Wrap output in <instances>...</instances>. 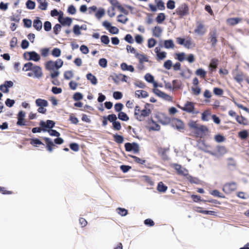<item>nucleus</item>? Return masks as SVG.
Here are the masks:
<instances>
[{"mask_svg":"<svg viewBox=\"0 0 249 249\" xmlns=\"http://www.w3.org/2000/svg\"><path fill=\"white\" fill-rule=\"evenodd\" d=\"M63 61L61 59H58L55 61L50 60L45 64V68L48 71H53L51 73L50 76L51 78L54 79L59 75L58 69L62 67Z\"/></svg>","mask_w":249,"mask_h":249,"instance_id":"1","label":"nucleus"},{"mask_svg":"<svg viewBox=\"0 0 249 249\" xmlns=\"http://www.w3.org/2000/svg\"><path fill=\"white\" fill-rule=\"evenodd\" d=\"M189 126L190 128L193 129V132L197 138H203L209 132V129L206 126L199 124L195 121L189 123Z\"/></svg>","mask_w":249,"mask_h":249,"instance_id":"2","label":"nucleus"},{"mask_svg":"<svg viewBox=\"0 0 249 249\" xmlns=\"http://www.w3.org/2000/svg\"><path fill=\"white\" fill-rule=\"evenodd\" d=\"M149 104L146 103L143 108L142 109L139 106H136L134 109V116L139 121H143L145 118L148 117L151 113V110L148 108Z\"/></svg>","mask_w":249,"mask_h":249,"instance_id":"3","label":"nucleus"},{"mask_svg":"<svg viewBox=\"0 0 249 249\" xmlns=\"http://www.w3.org/2000/svg\"><path fill=\"white\" fill-rule=\"evenodd\" d=\"M176 13L178 16L181 17L188 15L189 13V8L188 4L185 3L181 4L176 9Z\"/></svg>","mask_w":249,"mask_h":249,"instance_id":"4","label":"nucleus"},{"mask_svg":"<svg viewBox=\"0 0 249 249\" xmlns=\"http://www.w3.org/2000/svg\"><path fill=\"white\" fill-rule=\"evenodd\" d=\"M237 183L235 182H227L223 187V191L227 194H230L237 189Z\"/></svg>","mask_w":249,"mask_h":249,"instance_id":"5","label":"nucleus"},{"mask_svg":"<svg viewBox=\"0 0 249 249\" xmlns=\"http://www.w3.org/2000/svg\"><path fill=\"white\" fill-rule=\"evenodd\" d=\"M23 55L24 58L28 60L38 61L40 59L39 55L34 51L25 52Z\"/></svg>","mask_w":249,"mask_h":249,"instance_id":"6","label":"nucleus"},{"mask_svg":"<svg viewBox=\"0 0 249 249\" xmlns=\"http://www.w3.org/2000/svg\"><path fill=\"white\" fill-rule=\"evenodd\" d=\"M125 149L127 152L133 151L134 153H138L140 151L139 146L136 142H127L124 144Z\"/></svg>","mask_w":249,"mask_h":249,"instance_id":"7","label":"nucleus"},{"mask_svg":"<svg viewBox=\"0 0 249 249\" xmlns=\"http://www.w3.org/2000/svg\"><path fill=\"white\" fill-rule=\"evenodd\" d=\"M171 124L174 127L181 131L184 129V124L182 121L177 118H173L171 120Z\"/></svg>","mask_w":249,"mask_h":249,"instance_id":"8","label":"nucleus"},{"mask_svg":"<svg viewBox=\"0 0 249 249\" xmlns=\"http://www.w3.org/2000/svg\"><path fill=\"white\" fill-rule=\"evenodd\" d=\"M40 125L42 128V131L45 132L47 131L46 128L52 129L54 126L55 123L52 120H48L46 122L41 121L39 124Z\"/></svg>","mask_w":249,"mask_h":249,"instance_id":"9","label":"nucleus"},{"mask_svg":"<svg viewBox=\"0 0 249 249\" xmlns=\"http://www.w3.org/2000/svg\"><path fill=\"white\" fill-rule=\"evenodd\" d=\"M155 52L156 53L157 61L162 60L166 57L167 53L165 52H160V49L159 47L155 48Z\"/></svg>","mask_w":249,"mask_h":249,"instance_id":"10","label":"nucleus"},{"mask_svg":"<svg viewBox=\"0 0 249 249\" xmlns=\"http://www.w3.org/2000/svg\"><path fill=\"white\" fill-rule=\"evenodd\" d=\"M62 16L63 13H62L61 15H60L58 18L59 22L63 25H66L70 26L72 22L71 18L69 17L63 18Z\"/></svg>","mask_w":249,"mask_h":249,"instance_id":"11","label":"nucleus"},{"mask_svg":"<svg viewBox=\"0 0 249 249\" xmlns=\"http://www.w3.org/2000/svg\"><path fill=\"white\" fill-rule=\"evenodd\" d=\"M25 113L22 111H20L18 113V122L17 124L18 125L23 126L25 125V121L24 117Z\"/></svg>","mask_w":249,"mask_h":249,"instance_id":"12","label":"nucleus"},{"mask_svg":"<svg viewBox=\"0 0 249 249\" xmlns=\"http://www.w3.org/2000/svg\"><path fill=\"white\" fill-rule=\"evenodd\" d=\"M43 140L45 141L46 144V148L47 150L50 152H52L53 150V147L55 146V144L49 138L44 137L43 138Z\"/></svg>","mask_w":249,"mask_h":249,"instance_id":"13","label":"nucleus"},{"mask_svg":"<svg viewBox=\"0 0 249 249\" xmlns=\"http://www.w3.org/2000/svg\"><path fill=\"white\" fill-rule=\"evenodd\" d=\"M194 32L198 35L202 36L206 33V29L204 25L201 23H199L197 25Z\"/></svg>","mask_w":249,"mask_h":249,"instance_id":"14","label":"nucleus"},{"mask_svg":"<svg viewBox=\"0 0 249 249\" xmlns=\"http://www.w3.org/2000/svg\"><path fill=\"white\" fill-rule=\"evenodd\" d=\"M181 109L183 111H185L189 113L193 112L195 109L194 103L190 102H187L184 107H182Z\"/></svg>","mask_w":249,"mask_h":249,"instance_id":"15","label":"nucleus"},{"mask_svg":"<svg viewBox=\"0 0 249 249\" xmlns=\"http://www.w3.org/2000/svg\"><path fill=\"white\" fill-rule=\"evenodd\" d=\"M32 71L34 73V76L36 78H40L43 75L41 68L39 66H34Z\"/></svg>","mask_w":249,"mask_h":249,"instance_id":"16","label":"nucleus"},{"mask_svg":"<svg viewBox=\"0 0 249 249\" xmlns=\"http://www.w3.org/2000/svg\"><path fill=\"white\" fill-rule=\"evenodd\" d=\"M218 62L219 61L217 58H214L211 59L209 65V68L210 69L211 72L215 71L217 67Z\"/></svg>","mask_w":249,"mask_h":249,"instance_id":"17","label":"nucleus"},{"mask_svg":"<svg viewBox=\"0 0 249 249\" xmlns=\"http://www.w3.org/2000/svg\"><path fill=\"white\" fill-rule=\"evenodd\" d=\"M135 57L139 60V62L144 63L148 62V58L144 54L135 53Z\"/></svg>","mask_w":249,"mask_h":249,"instance_id":"18","label":"nucleus"},{"mask_svg":"<svg viewBox=\"0 0 249 249\" xmlns=\"http://www.w3.org/2000/svg\"><path fill=\"white\" fill-rule=\"evenodd\" d=\"M245 75L242 72H240L237 73L234 77V79L238 83L241 84L245 79Z\"/></svg>","mask_w":249,"mask_h":249,"instance_id":"19","label":"nucleus"},{"mask_svg":"<svg viewBox=\"0 0 249 249\" xmlns=\"http://www.w3.org/2000/svg\"><path fill=\"white\" fill-rule=\"evenodd\" d=\"M135 96L138 98H146L148 96V94L147 91L142 90H137L135 93Z\"/></svg>","mask_w":249,"mask_h":249,"instance_id":"20","label":"nucleus"},{"mask_svg":"<svg viewBox=\"0 0 249 249\" xmlns=\"http://www.w3.org/2000/svg\"><path fill=\"white\" fill-rule=\"evenodd\" d=\"M36 104L37 107H47L48 106V103L47 100L40 98L37 99L36 100Z\"/></svg>","mask_w":249,"mask_h":249,"instance_id":"21","label":"nucleus"},{"mask_svg":"<svg viewBox=\"0 0 249 249\" xmlns=\"http://www.w3.org/2000/svg\"><path fill=\"white\" fill-rule=\"evenodd\" d=\"M162 33V29L159 26H155L153 29V35L157 37H159L160 36Z\"/></svg>","mask_w":249,"mask_h":249,"instance_id":"22","label":"nucleus"},{"mask_svg":"<svg viewBox=\"0 0 249 249\" xmlns=\"http://www.w3.org/2000/svg\"><path fill=\"white\" fill-rule=\"evenodd\" d=\"M33 26L37 31H40L42 29V23L38 18L34 20Z\"/></svg>","mask_w":249,"mask_h":249,"instance_id":"23","label":"nucleus"},{"mask_svg":"<svg viewBox=\"0 0 249 249\" xmlns=\"http://www.w3.org/2000/svg\"><path fill=\"white\" fill-rule=\"evenodd\" d=\"M38 3L39 4L38 8L42 10H46L47 8L48 3L46 0H37Z\"/></svg>","mask_w":249,"mask_h":249,"instance_id":"24","label":"nucleus"},{"mask_svg":"<svg viewBox=\"0 0 249 249\" xmlns=\"http://www.w3.org/2000/svg\"><path fill=\"white\" fill-rule=\"evenodd\" d=\"M210 35V39L212 44V46L213 47H214L215 46L217 42L216 33L215 32H213V33H211Z\"/></svg>","mask_w":249,"mask_h":249,"instance_id":"25","label":"nucleus"},{"mask_svg":"<svg viewBox=\"0 0 249 249\" xmlns=\"http://www.w3.org/2000/svg\"><path fill=\"white\" fill-rule=\"evenodd\" d=\"M86 76L87 79L90 81L92 84L96 85L97 83V79L96 77L91 73H88Z\"/></svg>","mask_w":249,"mask_h":249,"instance_id":"26","label":"nucleus"},{"mask_svg":"<svg viewBox=\"0 0 249 249\" xmlns=\"http://www.w3.org/2000/svg\"><path fill=\"white\" fill-rule=\"evenodd\" d=\"M164 47L166 49L174 48L175 45L172 39L165 40L164 42Z\"/></svg>","mask_w":249,"mask_h":249,"instance_id":"27","label":"nucleus"},{"mask_svg":"<svg viewBox=\"0 0 249 249\" xmlns=\"http://www.w3.org/2000/svg\"><path fill=\"white\" fill-rule=\"evenodd\" d=\"M241 21L238 18H230L227 19V22L231 25H234L238 24Z\"/></svg>","mask_w":249,"mask_h":249,"instance_id":"28","label":"nucleus"},{"mask_svg":"<svg viewBox=\"0 0 249 249\" xmlns=\"http://www.w3.org/2000/svg\"><path fill=\"white\" fill-rule=\"evenodd\" d=\"M184 46L187 49H191L195 46V44L193 42L191 38H189L185 40Z\"/></svg>","mask_w":249,"mask_h":249,"instance_id":"29","label":"nucleus"},{"mask_svg":"<svg viewBox=\"0 0 249 249\" xmlns=\"http://www.w3.org/2000/svg\"><path fill=\"white\" fill-rule=\"evenodd\" d=\"M195 73L196 75L199 76L201 78L204 79L206 76V72L201 68L197 69Z\"/></svg>","mask_w":249,"mask_h":249,"instance_id":"30","label":"nucleus"},{"mask_svg":"<svg viewBox=\"0 0 249 249\" xmlns=\"http://www.w3.org/2000/svg\"><path fill=\"white\" fill-rule=\"evenodd\" d=\"M118 118L123 121H127L129 120V117L124 112L121 111L118 115Z\"/></svg>","mask_w":249,"mask_h":249,"instance_id":"31","label":"nucleus"},{"mask_svg":"<svg viewBox=\"0 0 249 249\" xmlns=\"http://www.w3.org/2000/svg\"><path fill=\"white\" fill-rule=\"evenodd\" d=\"M167 189V187L162 182H160L157 186V190L160 192H165Z\"/></svg>","mask_w":249,"mask_h":249,"instance_id":"32","label":"nucleus"},{"mask_svg":"<svg viewBox=\"0 0 249 249\" xmlns=\"http://www.w3.org/2000/svg\"><path fill=\"white\" fill-rule=\"evenodd\" d=\"M113 138L114 141L119 144L122 143L124 141V137L122 136L117 134L113 135Z\"/></svg>","mask_w":249,"mask_h":249,"instance_id":"33","label":"nucleus"},{"mask_svg":"<svg viewBox=\"0 0 249 249\" xmlns=\"http://www.w3.org/2000/svg\"><path fill=\"white\" fill-rule=\"evenodd\" d=\"M30 144L34 146H37V145H44L42 142L37 138L31 139Z\"/></svg>","mask_w":249,"mask_h":249,"instance_id":"34","label":"nucleus"},{"mask_svg":"<svg viewBox=\"0 0 249 249\" xmlns=\"http://www.w3.org/2000/svg\"><path fill=\"white\" fill-rule=\"evenodd\" d=\"M34 67V66L32 62H28L24 64L22 71H32Z\"/></svg>","mask_w":249,"mask_h":249,"instance_id":"35","label":"nucleus"},{"mask_svg":"<svg viewBox=\"0 0 249 249\" xmlns=\"http://www.w3.org/2000/svg\"><path fill=\"white\" fill-rule=\"evenodd\" d=\"M236 120L240 124L244 125L247 124V120L242 116H240L239 115H237L236 116Z\"/></svg>","mask_w":249,"mask_h":249,"instance_id":"36","label":"nucleus"},{"mask_svg":"<svg viewBox=\"0 0 249 249\" xmlns=\"http://www.w3.org/2000/svg\"><path fill=\"white\" fill-rule=\"evenodd\" d=\"M157 8L159 10H163L165 7L164 2L161 0H155Z\"/></svg>","mask_w":249,"mask_h":249,"instance_id":"37","label":"nucleus"},{"mask_svg":"<svg viewBox=\"0 0 249 249\" xmlns=\"http://www.w3.org/2000/svg\"><path fill=\"white\" fill-rule=\"evenodd\" d=\"M165 19V15L164 13H161L158 14L156 18V21L158 23H161Z\"/></svg>","mask_w":249,"mask_h":249,"instance_id":"38","label":"nucleus"},{"mask_svg":"<svg viewBox=\"0 0 249 249\" xmlns=\"http://www.w3.org/2000/svg\"><path fill=\"white\" fill-rule=\"evenodd\" d=\"M129 156L132 158L136 163L141 164H143L145 163L146 160H145L141 159L140 158L133 155H129Z\"/></svg>","mask_w":249,"mask_h":249,"instance_id":"39","label":"nucleus"},{"mask_svg":"<svg viewBox=\"0 0 249 249\" xmlns=\"http://www.w3.org/2000/svg\"><path fill=\"white\" fill-rule=\"evenodd\" d=\"M173 167L178 172V174L183 175L184 174L183 168L180 165L178 164H174L173 165Z\"/></svg>","mask_w":249,"mask_h":249,"instance_id":"40","label":"nucleus"},{"mask_svg":"<svg viewBox=\"0 0 249 249\" xmlns=\"http://www.w3.org/2000/svg\"><path fill=\"white\" fill-rule=\"evenodd\" d=\"M211 112L210 110H206L202 113L201 119L204 121H208V117L210 116Z\"/></svg>","mask_w":249,"mask_h":249,"instance_id":"41","label":"nucleus"},{"mask_svg":"<svg viewBox=\"0 0 249 249\" xmlns=\"http://www.w3.org/2000/svg\"><path fill=\"white\" fill-rule=\"evenodd\" d=\"M128 20V18L123 15H119L117 17V21L123 24L126 23Z\"/></svg>","mask_w":249,"mask_h":249,"instance_id":"42","label":"nucleus"},{"mask_svg":"<svg viewBox=\"0 0 249 249\" xmlns=\"http://www.w3.org/2000/svg\"><path fill=\"white\" fill-rule=\"evenodd\" d=\"M116 211L118 214L121 216H125L128 213V211L124 208H118L116 209Z\"/></svg>","mask_w":249,"mask_h":249,"instance_id":"43","label":"nucleus"},{"mask_svg":"<svg viewBox=\"0 0 249 249\" xmlns=\"http://www.w3.org/2000/svg\"><path fill=\"white\" fill-rule=\"evenodd\" d=\"M249 133L247 130H244L238 133V136L241 139H245L248 136Z\"/></svg>","mask_w":249,"mask_h":249,"instance_id":"44","label":"nucleus"},{"mask_svg":"<svg viewBox=\"0 0 249 249\" xmlns=\"http://www.w3.org/2000/svg\"><path fill=\"white\" fill-rule=\"evenodd\" d=\"M26 7L29 9H34L35 8V2L31 0H28L26 3Z\"/></svg>","mask_w":249,"mask_h":249,"instance_id":"45","label":"nucleus"},{"mask_svg":"<svg viewBox=\"0 0 249 249\" xmlns=\"http://www.w3.org/2000/svg\"><path fill=\"white\" fill-rule=\"evenodd\" d=\"M213 92L215 95L222 96L224 93L223 90L219 88H214Z\"/></svg>","mask_w":249,"mask_h":249,"instance_id":"46","label":"nucleus"},{"mask_svg":"<svg viewBox=\"0 0 249 249\" xmlns=\"http://www.w3.org/2000/svg\"><path fill=\"white\" fill-rule=\"evenodd\" d=\"M83 29L82 26L80 27L78 25H75L73 26V33L77 36L81 34L80 29Z\"/></svg>","mask_w":249,"mask_h":249,"instance_id":"47","label":"nucleus"},{"mask_svg":"<svg viewBox=\"0 0 249 249\" xmlns=\"http://www.w3.org/2000/svg\"><path fill=\"white\" fill-rule=\"evenodd\" d=\"M52 54L54 57H59L61 54L60 49L59 48H54L52 52Z\"/></svg>","mask_w":249,"mask_h":249,"instance_id":"48","label":"nucleus"},{"mask_svg":"<svg viewBox=\"0 0 249 249\" xmlns=\"http://www.w3.org/2000/svg\"><path fill=\"white\" fill-rule=\"evenodd\" d=\"M157 41L153 38H151L148 40L147 46L149 48H153L156 45Z\"/></svg>","mask_w":249,"mask_h":249,"instance_id":"49","label":"nucleus"},{"mask_svg":"<svg viewBox=\"0 0 249 249\" xmlns=\"http://www.w3.org/2000/svg\"><path fill=\"white\" fill-rule=\"evenodd\" d=\"M73 72L71 71H67L64 72V76L65 79L69 80L73 77Z\"/></svg>","mask_w":249,"mask_h":249,"instance_id":"50","label":"nucleus"},{"mask_svg":"<svg viewBox=\"0 0 249 249\" xmlns=\"http://www.w3.org/2000/svg\"><path fill=\"white\" fill-rule=\"evenodd\" d=\"M47 131L49 133L50 135H51L52 136H55V137H58L60 135V134L59 132H58V131H57L56 130H54V129H49L47 130Z\"/></svg>","mask_w":249,"mask_h":249,"instance_id":"51","label":"nucleus"},{"mask_svg":"<svg viewBox=\"0 0 249 249\" xmlns=\"http://www.w3.org/2000/svg\"><path fill=\"white\" fill-rule=\"evenodd\" d=\"M105 15V10L103 8H100L98 10V11L96 13L95 16L96 17L100 19Z\"/></svg>","mask_w":249,"mask_h":249,"instance_id":"52","label":"nucleus"},{"mask_svg":"<svg viewBox=\"0 0 249 249\" xmlns=\"http://www.w3.org/2000/svg\"><path fill=\"white\" fill-rule=\"evenodd\" d=\"M167 8L169 9H174L175 8V2L173 0H169L167 2Z\"/></svg>","mask_w":249,"mask_h":249,"instance_id":"53","label":"nucleus"},{"mask_svg":"<svg viewBox=\"0 0 249 249\" xmlns=\"http://www.w3.org/2000/svg\"><path fill=\"white\" fill-rule=\"evenodd\" d=\"M113 128L115 130L119 131L121 130L122 126L120 123L118 121H115L112 123Z\"/></svg>","mask_w":249,"mask_h":249,"instance_id":"54","label":"nucleus"},{"mask_svg":"<svg viewBox=\"0 0 249 249\" xmlns=\"http://www.w3.org/2000/svg\"><path fill=\"white\" fill-rule=\"evenodd\" d=\"M192 90L193 92V94L196 95H198L201 92V89L197 86H193L192 87Z\"/></svg>","mask_w":249,"mask_h":249,"instance_id":"55","label":"nucleus"},{"mask_svg":"<svg viewBox=\"0 0 249 249\" xmlns=\"http://www.w3.org/2000/svg\"><path fill=\"white\" fill-rule=\"evenodd\" d=\"M211 195L215 196H217L218 197L220 198H224L225 196L223 195H221L220 193L217 190H214L210 192Z\"/></svg>","mask_w":249,"mask_h":249,"instance_id":"56","label":"nucleus"},{"mask_svg":"<svg viewBox=\"0 0 249 249\" xmlns=\"http://www.w3.org/2000/svg\"><path fill=\"white\" fill-rule=\"evenodd\" d=\"M68 12L71 15H74L76 13V10L73 5H71L68 7Z\"/></svg>","mask_w":249,"mask_h":249,"instance_id":"57","label":"nucleus"},{"mask_svg":"<svg viewBox=\"0 0 249 249\" xmlns=\"http://www.w3.org/2000/svg\"><path fill=\"white\" fill-rule=\"evenodd\" d=\"M145 79L149 83H153L154 82V77L149 73H146L144 76Z\"/></svg>","mask_w":249,"mask_h":249,"instance_id":"58","label":"nucleus"},{"mask_svg":"<svg viewBox=\"0 0 249 249\" xmlns=\"http://www.w3.org/2000/svg\"><path fill=\"white\" fill-rule=\"evenodd\" d=\"M70 148L74 151L77 152L79 150V146L76 143H71L70 144Z\"/></svg>","mask_w":249,"mask_h":249,"instance_id":"59","label":"nucleus"},{"mask_svg":"<svg viewBox=\"0 0 249 249\" xmlns=\"http://www.w3.org/2000/svg\"><path fill=\"white\" fill-rule=\"evenodd\" d=\"M101 41L103 43L107 45L109 42V39L108 36L106 35H103L101 37Z\"/></svg>","mask_w":249,"mask_h":249,"instance_id":"60","label":"nucleus"},{"mask_svg":"<svg viewBox=\"0 0 249 249\" xmlns=\"http://www.w3.org/2000/svg\"><path fill=\"white\" fill-rule=\"evenodd\" d=\"M44 28L46 31H49L51 30L52 25L50 21H46L44 23Z\"/></svg>","mask_w":249,"mask_h":249,"instance_id":"61","label":"nucleus"},{"mask_svg":"<svg viewBox=\"0 0 249 249\" xmlns=\"http://www.w3.org/2000/svg\"><path fill=\"white\" fill-rule=\"evenodd\" d=\"M61 25L59 24H56L53 28V33L55 35H58L59 32L61 30Z\"/></svg>","mask_w":249,"mask_h":249,"instance_id":"62","label":"nucleus"},{"mask_svg":"<svg viewBox=\"0 0 249 249\" xmlns=\"http://www.w3.org/2000/svg\"><path fill=\"white\" fill-rule=\"evenodd\" d=\"M107 118L110 122H112V123L116 121L117 119L116 115L114 114L108 115Z\"/></svg>","mask_w":249,"mask_h":249,"instance_id":"63","label":"nucleus"},{"mask_svg":"<svg viewBox=\"0 0 249 249\" xmlns=\"http://www.w3.org/2000/svg\"><path fill=\"white\" fill-rule=\"evenodd\" d=\"M83 95L80 92H76L74 94L73 98L75 101H79L83 99Z\"/></svg>","mask_w":249,"mask_h":249,"instance_id":"64","label":"nucleus"}]
</instances>
